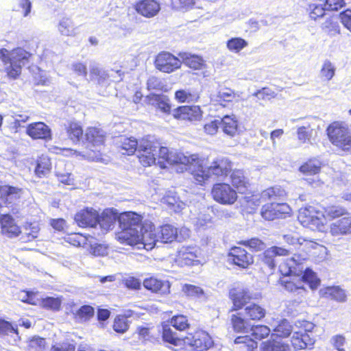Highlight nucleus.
<instances>
[{
    "instance_id": "32",
    "label": "nucleus",
    "mask_w": 351,
    "mask_h": 351,
    "mask_svg": "<svg viewBox=\"0 0 351 351\" xmlns=\"http://www.w3.org/2000/svg\"><path fill=\"white\" fill-rule=\"evenodd\" d=\"M77 27L69 17L62 18L58 24V30L62 36L74 37L77 34Z\"/></svg>"
},
{
    "instance_id": "50",
    "label": "nucleus",
    "mask_w": 351,
    "mask_h": 351,
    "mask_svg": "<svg viewBox=\"0 0 351 351\" xmlns=\"http://www.w3.org/2000/svg\"><path fill=\"white\" fill-rule=\"evenodd\" d=\"M270 329L264 325H251L249 332H251L254 339L261 340L267 337L270 333Z\"/></svg>"
},
{
    "instance_id": "56",
    "label": "nucleus",
    "mask_w": 351,
    "mask_h": 351,
    "mask_svg": "<svg viewBox=\"0 0 351 351\" xmlns=\"http://www.w3.org/2000/svg\"><path fill=\"white\" fill-rule=\"evenodd\" d=\"M129 328L128 319L124 316H118L114 319L113 329L119 333L125 332Z\"/></svg>"
},
{
    "instance_id": "18",
    "label": "nucleus",
    "mask_w": 351,
    "mask_h": 351,
    "mask_svg": "<svg viewBox=\"0 0 351 351\" xmlns=\"http://www.w3.org/2000/svg\"><path fill=\"white\" fill-rule=\"evenodd\" d=\"M173 117L178 119L197 121L202 117V111L197 106H183L174 110Z\"/></svg>"
},
{
    "instance_id": "10",
    "label": "nucleus",
    "mask_w": 351,
    "mask_h": 351,
    "mask_svg": "<svg viewBox=\"0 0 351 351\" xmlns=\"http://www.w3.org/2000/svg\"><path fill=\"white\" fill-rule=\"evenodd\" d=\"M298 218L303 226L311 229H321L324 226L321 214L317 213L315 208L311 206L300 208Z\"/></svg>"
},
{
    "instance_id": "41",
    "label": "nucleus",
    "mask_w": 351,
    "mask_h": 351,
    "mask_svg": "<svg viewBox=\"0 0 351 351\" xmlns=\"http://www.w3.org/2000/svg\"><path fill=\"white\" fill-rule=\"evenodd\" d=\"M69 138L74 143H77L83 138V130L78 123H71L66 129Z\"/></svg>"
},
{
    "instance_id": "51",
    "label": "nucleus",
    "mask_w": 351,
    "mask_h": 351,
    "mask_svg": "<svg viewBox=\"0 0 351 351\" xmlns=\"http://www.w3.org/2000/svg\"><path fill=\"white\" fill-rule=\"evenodd\" d=\"M285 195V191L284 189L279 186H274L263 191L261 194V198L265 199H269L271 200H274L277 197H282Z\"/></svg>"
},
{
    "instance_id": "31",
    "label": "nucleus",
    "mask_w": 351,
    "mask_h": 351,
    "mask_svg": "<svg viewBox=\"0 0 351 351\" xmlns=\"http://www.w3.org/2000/svg\"><path fill=\"white\" fill-rule=\"evenodd\" d=\"M223 132L230 136H234L238 130V121L235 115H226L219 119Z\"/></svg>"
},
{
    "instance_id": "52",
    "label": "nucleus",
    "mask_w": 351,
    "mask_h": 351,
    "mask_svg": "<svg viewBox=\"0 0 351 351\" xmlns=\"http://www.w3.org/2000/svg\"><path fill=\"white\" fill-rule=\"evenodd\" d=\"M175 97L180 102H190L195 101L198 95L190 90H179L176 92Z\"/></svg>"
},
{
    "instance_id": "44",
    "label": "nucleus",
    "mask_w": 351,
    "mask_h": 351,
    "mask_svg": "<svg viewBox=\"0 0 351 351\" xmlns=\"http://www.w3.org/2000/svg\"><path fill=\"white\" fill-rule=\"evenodd\" d=\"M300 278L305 282L309 284L311 289H315L319 284V280L317 278L315 273L311 269L304 266L303 273Z\"/></svg>"
},
{
    "instance_id": "19",
    "label": "nucleus",
    "mask_w": 351,
    "mask_h": 351,
    "mask_svg": "<svg viewBox=\"0 0 351 351\" xmlns=\"http://www.w3.org/2000/svg\"><path fill=\"white\" fill-rule=\"evenodd\" d=\"M97 212L93 208H86L81 210L75 215V221L80 227H96Z\"/></svg>"
},
{
    "instance_id": "59",
    "label": "nucleus",
    "mask_w": 351,
    "mask_h": 351,
    "mask_svg": "<svg viewBox=\"0 0 351 351\" xmlns=\"http://www.w3.org/2000/svg\"><path fill=\"white\" fill-rule=\"evenodd\" d=\"M322 27L323 30L330 34H335L339 32V25L333 19L328 18L322 23Z\"/></svg>"
},
{
    "instance_id": "49",
    "label": "nucleus",
    "mask_w": 351,
    "mask_h": 351,
    "mask_svg": "<svg viewBox=\"0 0 351 351\" xmlns=\"http://www.w3.org/2000/svg\"><path fill=\"white\" fill-rule=\"evenodd\" d=\"M293 327L289 322L285 319H282L274 328L277 336L282 337H288L292 332Z\"/></svg>"
},
{
    "instance_id": "63",
    "label": "nucleus",
    "mask_w": 351,
    "mask_h": 351,
    "mask_svg": "<svg viewBox=\"0 0 351 351\" xmlns=\"http://www.w3.org/2000/svg\"><path fill=\"white\" fill-rule=\"evenodd\" d=\"M302 311L301 302L297 300L289 302L287 305V313L291 316H297Z\"/></svg>"
},
{
    "instance_id": "62",
    "label": "nucleus",
    "mask_w": 351,
    "mask_h": 351,
    "mask_svg": "<svg viewBox=\"0 0 351 351\" xmlns=\"http://www.w3.org/2000/svg\"><path fill=\"white\" fill-rule=\"evenodd\" d=\"M261 258V261L270 269H272L276 267L275 256L270 248L265 250Z\"/></svg>"
},
{
    "instance_id": "64",
    "label": "nucleus",
    "mask_w": 351,
    "mask_h": 351,
    "mask_svg": "<svg viewBox=\"0 0 351 351\" xmlns=\"http://www.w3.org/2000/svg\"><path fill=\"white\" fill-rule=\"evenodd\" d=\"M94 315V309L88 305L82 306L77 311V315L82 321H86Z\"/></svg>"
},
{
    "instance_id": "1",
    "label": "nucleus",
    "mask_w": 351,
    "mask_h": 351,
    "mask_svg": "<svg viewBox=\"0 0 351 351\" xmlns=\"http://www.w3.org/2000/svg\"><path fill=\"white\" fill-rule=\"evenodd\" d=\"M121 231L117 234L118 240L130 245H142L147 250H152L159 242L158 232L150 221L141 223V217L135 213H124L120 217Z\"/></svg>"
},
{
    "instance_id": "46",
    "label": "nucleus",
    "mask_w": 351,
    "mask_h": 351,
    "mask_svg": "<svg viewBox=\"0 0 351 351\" xmlns=\"http://www.w3.org/2000/svg\"><path fill=\"white\" fill-rule=\"evenodd\" d=\"M336 68L328 60H325L320 70V77L326 81H330L334 77Z\"/></svg>"
},
{
    "instance_id": "55",
    "label": "nucleus",
    "mask_w": 351,
    "mask_h": 351,
    "mask_svg": "<svg viewBox=\"0 0 351 351\" xmlns=\"http://www.w3.org/2000/svg\"><path fill=\"white\" fill-rule=\"evenodd\" d=\"M162 339L165 342L172 345H177V341L179 340L177 335L172 331L169 324L162 326Z\"/></svg>"
},
{
    "instance_id": "7",
    "label": "nucleus",
    "mask_w": 351,
    "mask_h": 351,
    "mask_svg": "<svg viewBox=\"0 0 351 351\" xmlns=\"http://www.w3.org/2000/svg\"><path fill=\"white\" fill-rule=\"evenodd\" d=\"M184 344L189 346L193 351H204L208 350L213 344L209 335L202 330L196 331L194 334H188L184 339Z\"/></svg>"
},
{
    "instance_id": "47",
    "label": "nucleus",
    "mask_w": 351,
    "mask_h": 351,
    "mask_svg": "<svg viewBox=\"0 0 351 351\" xmlns=\"http://www.w3.org/2000/svg\"><path fill=\"white\" fill-rule=\"evenodd\" d=\"M234 330L239 332H249L251 324L237 315H232L231 317Z\"/></svg>"
},
{
    "instance_id": "45",
    "label": "nucleus",
    "mask_w": 351,
    "mask_h": 351,
    "mask_svg": "<svg viewBox=\"0 0 351 351\" xmlns=\"http://www.w3.org/2000/svg\"><path fill=\"white\" fill-rule=\"evenodd\" d=\"M245 311L246 315L252 320H260L265 315V310L256 304L247 306Z\"/></svg>"
},
{
    "instance_id": "13",
    "label": "nucleus",
    "mask_w": 351,
    "mask_h": 351,
    "mask_svg": "<svg viewBox=\"0 0 351 351\" xmlns=\"http://www.w3.org/2000/svg\"><path fill=\"white\" fill-rule=\"evenodd\" d=\"M329 233L339 239L343 236L351 234V216L346 215L330 223Z\"/></svg>"
},
{
    "instance_id": "15",
    "label": "nucleus",
    "mask_w": 351,
    "mask_h": 351,
    "mask_svg": "<svg viewBox=\"0 0 351 351\" xmlns=\"http://www.w3.org/2000/svg\"><path fill=\"white\" fill-rule=\"evenodd\" d=\"M123 214L119 215L116 210L112 209H106L100 216L98 215L97 217V226H99L103 233L106 232L112 229L117 221L120 225L119 219Z\"/></svg>"
},
{
    "instance_id": "8",
    "label": "nucleus",
    "mask_w": 351,
    "mask_h": 351,
    "mask_svg": "<svg viewBox=\"0 0 351 351\" xmlns=\"http://www.w3.org/2000/svg\"><path fill=\"white\" fill-rule=\"evenodd\" d=\"M213 199L222 204H233L237 199V193L228 184H215L212 189Z\"/></svg>"
},
{
    "instance_id": "12",
    "label": "nucleus",
    "mask_w": 351,
    "mask_h": 351,
    "mask_svg": "<svg viewBox=\"0 0 351 351\" xmlns=\"http://www.w3.org/2000/svg\"><path fill=\"white\" fill-rule=\"evenodd\" d=\"M290 212L291 208L286 203L271 202L264 205L261 209V215L267 220L284 217Z\"/></svg>"
},
{
    "instance_id": "33",
    "label": "nucleus",
    "mask_w": 351,
    "mask_h": 351,
    "mask_svg": "<svg viewBox=\"0 0 351 351\" xmlns=\"http://www.w3.org/2000/svg\"><path fill=\"white\" fill-rule=\"evenodd\" d=\"M322 295L327 298H330L339 302H344L347 300L345 291L338 286L328 287L320 291Z\"/></svg>"
},
{
    "instance_id": "25",
    "label": "nucleus",
    "mask_w": 351,
    "mask_h": 351,
    "mask_svg": "<svg viewBox=\"0 0 351 351\" xmlns=\"http://www.w3.org/2000/svg\"><path fill=\"white\" fill-rule=\"evenodd\" d=\"M158 237L159 242L163 243H171L175 240L181 242L178 233V229L170 224L160 226L158 230Z\"/></svg>"
},
{
    "instance_id": "2",
    "label": "nucleus",
    "mask_w": 351,
    "mask_h": 351,
    "mask_svg": "<svg viewBox=\"0 0 351 351\" xmlns=\"http://www.w3.org/2000/svg\"><path fill=\"white\" fill-rule=\"evenodd\" d=\"M192 156H195L197 160L190 162L189 171L191 172L196 182L200 185L205 184L210 179L215 180L227 176L232 167L230 161L223 156L213 158L208 162V165L205 167L207 160L197 154Z\"/></svg>"
},
{
    "instance_id": "23",
    "label": "nucleus",
    "mask_w": 351,
    "mask_h": 351,
    "mask_svg": "<svg viewBox=\"0 0 351 351\" xmlns=\"http://www.w3.org/2000/svg\"><path fill=\"white\" fill-rule=\"evenodd\" d=\"M143 286L145 289L161 295L169 293L171 287L169 281L161 280L152 277L146 278L143 281Z\"/></svg>"
},
{
    "instance_id": "3",
    "label": "nucleus",
    "mask_w": 351,
    "mask_h": 351,
    "mask_svg": "<svg viewBox=\"0 0 351 351\" xmlns=\"http://www.w3.org/2000/svg\"><path fill=\"white\" fill-rule=\"evenodd\" d=\"M118 146L123 154L132 155L136 152L140 162L143 166H151L155 163L154 155L158 147V145L153 141V136H147L139 141L133 137L121 136L117 141Z\"/></svg>"
},
{
    "instance_id": "6",
    "label": "nucleus",
    "mask_w": 351,
    "mask_h": 351,
    "mask_svg": "<svg viewBox=\"0 0 351 351\" xmlns=\"http://www.w3.org/2000/svg\"><path fill=\"white\" fill-rule=\"evenodd\" d=\"M153 141L158 145V147L156 149L157 151H153V152L155 153L154 155V158L158 156L159 158L163 159L170 165H182L184 166V169L186 170H189L190 162L194 161L195 159L197 160L196 156H192V154L185 155L184 154L177 151H169L167 147L160 146V144L154 136ZM156 159V158H155V160Z\"/></svg>"
},
{
    "instance_id": "20",
    "label": "nucleus",
    "mask_w": 351,
    "mask_h": 351,
    "mask_svg": "<svg viewBox=\"0 0 351 351\" xmlns=\"http://www.w3.org/2000/svg\"><path fill=\"white\" fill-rule=\"evenodd\" d=\"M26 132L34 139L49 140L51 138V129L43 122L29 124L27 128Z\"/></svg>"
},
{
    "instance_id": "34",
    "label": "nucleus",
    "mask_w": 351,
    "mask_h": 351,
    "mask_svg": "<svg viewBox=\"0 0 351 351\" xmlns=\"http://www.w3.org/2000/svg\"><path fill=\"white\" fill-rule=\"evenodd\" d=\"M230 178L232 185L237 189L239 193H243L247 189L249 185L248 180L244 176L243 171H233Z\"/></svg>"
},
{
    "instance_id": "21",
    "label": "nucleus",
    "mask_w": 351,
    "mask_h": 351,
    "mask_svg": "<svg viewBox=\"0 0 351 351\" xmlns=\"http://www.w3.org/2000/svg\"><path fill=\"white\" fill-rule=\"evenodd\" d=\"M135 9L142 16L152 18L159 12L160 6L155 0H142L136 4Z\"/></svg>"
},
{
    "instance_id": "61",
    "label": "nucleus",
    "mask_w": 351,
    "mask_h": 351,
    "mask_svg": "<svg viewBox=\"0 0 351 351\" xmlns=\"http://www.w3.org/2000/svg\"><path fill=\"white\" fill-rule=\"evenodd\" d=\"M218 99L216 101H223L230 102L235 97L234 91L228 88H223L220 89L217 95Z\"/></svg>"
},
{
    "instance_id": "26",
    "label": "nucleus",
    "mask_w": 351,
    "mask_h": 351,
    "mask_svg": "<svg viewBox=\"0 0 351 351\" xmlns=\"http://www.w3.org/2000/svg\"><path fill=\"white\" fill-rule=\"evenodd\" d=\"M149 103L161 112L169 114L171 111L170 101L167 96L162 94H149L147 97Z\"/></svg>"
},
{
    "instance_id": "27",
    "label": "nucleus",
    "mask_w": 351,
    "mask_h": 351,
    "mask_svg": "<svg viewBox=\"0 0 351 351\" xmlns=\"http://www.w3.org/2000/svg\"><path fill=\"white\" fill-rule=\"evenodd\" d=\"M199 254L196 247L182 246L178 252V258L185 265H191Z\"/></svg>"
},
{
    "instance_id": "30",
    "label": "nucleus",
    "mask_w": 351,
    "mask_h": 351,
    "mask_svg": "<svg viewBox=\"0 0 351 351\" xmlns=\"http://www.w3.org/2000/svg\"><path fill=\"white\" fill-rule=\"evenodd\" d=\"M230 298L233 303V309L241 308L251 299L250 294L245 289H234L230 292Z\"/></svg>"
},
{
    "instance_id": "29",
    "label": "nucleus",
    "mask_w": 351,
    "mask_h": 351,
    "mask_svg": "<svg viewBox=\"0 0 351 351\" xmlns=\"http://www.w3.org/2000/svg\"><path fill=\"white\" fill-rule=\"evenodd\" d=\"M1 232L8 237H16L21 233L20 228L10 215H3L1 219Z\"/></svg>"
},
{
    "instance_id": "40",
    "label": "nucleus",
    "mask_w": 351,
    "mask_h": 351,
    "mask_svg": "<svg viewBox=\"0 0 351 351\" xmlns=\"http://www.w3.org/2000/svg\"><path fill=\"white\" fill-rule=\"evenodd\" d=\"M0 194L1 196H4L5 201L10 204L13 200L21 197V189L10 186H0Z\"/></svg>"
},
{
    "instance_id": "22",
    "label": "nucleus",
    "mask_w": 351,
    "mask_h": 351,
    "mask_svg": "<svg viewBox=\"0 0 351 351\" xmlns=\"http://www.w3.org/2000/svg\"><path fill=\"white\" fill-rule=\"evenodd\" d=\"M85 140L87 147H99L102 145L105 140L104 132L97 128L91 127L87 128L85 132Z\"/></svg>"
},
{
    "instance_id": "9",
    "label": "nucleus",
    "mask_w": 351,
    "mask_h": 351,
    "mask_svg": "<svg viewBox=\"0 0 351 351\" xmlns=\"http://www.w3.org/2000/svg\"><path fill=\"white\" fill-rule=\"evenodd\" d=\"M155 66L159 71L164 73H171L181 66V60L173 54L162 51L159 53L155 59Z\"/></svg>"
},
{
    "instance_id": "60",
    "label": "nucleus",
    "mask_w": 351,
    "mask_h": 351,
    "mask_svg": "<svg viewBox=\"0 0 351 351\" xmlns=\"http://www.w3.org/2000/svg\"><path fill=\"white\" fill-rule=\"evenodd\" d=\"M41 304L46 308L58 310L61 305V300L58 298L47 297L42 300Z\"/></svg>"
},
{
    "instance_id": "39",
    "label": "nucleus",
    "mask_w": 351,
    "mask_h": 351,
    "mask_svg": "<svg viewBox=\"0 0 351 351\" xmlns=\"http://www.w3.org/2000/svg\"><path fill=\"white\" fill-rule=\"evenodd\" d=\"M50 169L51 162L48 157L42 156L37 160L35 173L38 177L46 176L50 172Z\"/></svg>"
},
{
    "instance_id": "54",
    "label": "nucleus",
    "mask_w": 351,
    "mask_h": 351,
    "mask_svg": "<svg viewBox=\"0 0 351 351\" xmlns=\"http://www.w3.org/2000/svg\"><path fill=\"white\" fill-rule=\"evenodd\" d=\"M241 244L256 252L262 251L266 248V244L258 238L242 241Z\"/></svg>"
},
{
    "instance_id": "28",
    "label": "nucleus",
    "mask_w": 351,
    "mask_h": 351,
    "mask_svg": "<svg viewBox=\"0 0 351 351\" xmlns=\"http://www.w3.org/2000/svg\"><path fill=\"white\" fill-rule=\"evenodd\" d=\"M280 285L289 292H295L304 290V282L299 275H293L289 277H282L280 279Z\"/></svg>"
},
{
    "instance_id": "17",
    "label": "nucleus",
    "mask_w": 351,
    "mask_h": 351,
    "mask_svg": "<svg viewBox=\"0 0 351 351\" xmlns=\"http://www.w3.org/2000/svg\"><path fill=\"white\" fill-rule=\"evenodd\" d=\"M315 121H316L315 118L308 119L304 121L302 125L298 127L296 134L300 143H312L313 137L316 134Z\"/></svg>"
},
{
    "instance_id": "24",
    "label": "nucleus",
    "mask_w": 351,
    "mask_h": 351,
    "mask_svg": "<svg viewBox=\"0 0 351 351\" xmlns=\"http://www.w3.org/2000/svg\"><path fill=\"white\" fill-rule=\"evenodd\" d=\"M179 56L182 60V63L192 69L201 70L206 67L205 60L200 56L182 52L179 53Z\"/></svg>"
},
{
    "instance_id": "4",
    "label": "nucleus",
    "mask_w": 351,
    "mask_h": 351,
    "mask_svg": "<svg viewBox=\"0 0 351 351\" xmlns=\"http://www.w3.org/2000/svg\"><path fill=\"white\" fill-rule=\"evenodd\" d=\"M31 54L25 49L18 47L12 51L3 48L0 49V58L5 64L8 75L16 79L21 73L22 66H25Z\"/></svg>"
},
{
    "instance_id": "42",
    "label": "nucleus",
    "mask_w": 351,
    "mask_h": 351,
    "mask_svg": "<svg viewBox=\"0 0 351 351\" xmlns=\"http://www.w3.org/2000/svg\"><path fill=\"white\" fill-rule=\"evenodd\" d=\"M0 335H13V341L14 343H16L20 339L17 329L13 327L10 322L2 319H0Z\"/></svg>"
},
{
    "instance_id": "53",
    "label": "nucleus",
    "mask_w": 351,
    "mask_h": 351,
    "mask_svg": "<svg viewBox=\"0 0 351 351\" xmlns=\"http://www.w3.org/2000/svg\"><path fill=\"white\" fill-rule=\"evenodd\" d=\"M45 339L40 337H34L28 342L26 351H45Z\"/></svg>"
},
{
    "instance_id": "11",
    "label": "nucleus",
    "mask_w": 351,
    "mask_h": 351,
    "mask_svg": "<svg viewBox=\"0 0 351 351\" xmlns=\"http://www.w3.org/2000/svg\"><path fill=\"white\" fill-rule=\"evenodd\" d=\"M322 162L317 159H311L300 166L299 170L304 175L313 176L306 179L307 182L313 187L321 186L324 184L317 174L320 172Z\"/></svg>"
},
{
    "instance_id": "5",
    "label": "nucleus",
    "mask_w": 351,
    "mask_h": 351,
    "mask_svg": "<svg viewBox=\"0 0 351 351\" xmlns=\"http://www.w3.org/2000/svg\"><path fill=\"white\" fill-rule=\"evenodd\" d=\"M327 134L333 145L344 151L351 149V135L348 128L343 123H331L327 128Z\"/></svg>"
},
{
    "instance_id": "43",
    "label": "nucleus",
    "mask_w": 351,
    "mask_h": 351,
    "mask_svg": "<svg viewBox=\"0 0 351 351\" xmlns=\"http://www.w3.org/2000/svg\"><path fill=\"white\" fill-rule=\"evenodd\" d=\"M247 42L240 37H234L229 39L226 43V47L229 51L233 53H239L247 46Z\"/></svg>"
},
{
    "instance_id": "37",
    "label": "nucleus",
    "mask_w": 351,
    "mask_h": 351,
    "mask_svg": "<svg viewBox=\"0 0 351 351\" xmlns=\"http://www.w3.org/2000/svg\"><path fill=\"white\" fill-rule=\"evenodd\" d=\"M315 1L316 2L315 3H309L306 9L309 16L313 20H317V19L326 15L325 12L328 11L323 2H320L319 1Z\"/></svg>"
},
{
    "instance_id": "14",
    "label": "nucleus",
    "mask_w": 351,
    "mask_h": 351,
    "mask_svg": "<svg viewBox=\"0 0 351 351\" xmlns=\"http://www.w3.org/2000/svg\"><path fill=\"white\" fill-rule=\"evenodd\" d=\"M229 260L240 267L247 268L254 262L253 256L240 247H232L228 253Z\"/></svg>"
},
{
    "instance_id": "48",
    "label": "nucleus",
    "mask_w": 351,
    "mask_h": 351,
    "mask_svg": "<svg viewBox=\"0 0 351 351\" xmlns=\"http://www.w3.org/2000/svg\"><path fill=\"white\" fill-rule=\"evenodd\" d=\"M169 325L180 331L184 330L189 327L187 317L182 315L173 316L169 321Z\"/></svg>"
},
{
    "instance_id": "36",
    "label": "nucleus",
    "mask_w": 351,
    "mask_h": 351,
    "mask_svg": "<svg viewBox=\"0 0 351 351\" xmlns=\"http://www.w3.org/2000/svg\"><path fill=\"white\" fill-rule=\"evenodd\" d=\"M263 351H291L289 345L281 339H270L263 343Z\"/></svg>"
},
{
    "instance_id": "57",
    "label": "nucleus",
    "mask_w": 351,
    "mask_h": 351,
    "mask_svg": "<svg viewBox=\"0 0 351 351\" xmlns=\"http://www.w3.org/2000/svg\"><path fill=\"white\" fill-rule=\"evenodd\" d=\"M261 200L258 195H245L241 199L242 205L250 209H254L259 206Z\"/></svg>"
},
{
    "instance_id": "16",
    "label": "nucleus",
    "mask_w": 351,
    "mask_h": 351,
    "mask_svg": "<svg viewBox=\"0 0 351 351\" xmlns=\"http://www.w3.org/2000/svg\"><path fill=\"white\" fill-rule=\"evenodd\" d=\"M304 264L299 256L294 255L279 267V270L283 277H289L293 275L301 276L303 273Z\"/></svg>"
},
{
    "instance_id": "38",
    "label": "nucleus",
    "mask_w": 351,
    "mask_h": 351,
    "mask_svg": "<svg viewBox=\"0 0 351 351\" xmlns=\"http://www.w3.org/2000/svg\"><path fill=\"white\" fill-rule=\"evenodd\" d=\"M162 201L175 212H180L184 207V204L180 201L179 198L176 195V193L172 191H169L162 198Z\"/></svg>"
},
{
    "instance_id": "35",
    "label": "nucleus",
    "mask_w": 351,
    "mask_h": 351,
    "mask_svg": "<svg viewBox=\"0 0 351 351\" xmlns=\"http://www.w3.org/2000/svg\"><path fill=\"white\" fill-rule=\"evenodd\" d=\"M347 209L339 205L328 206L324 208L323 214H321V217H324L328 219H335L340 217L348 215Z\"/></svg>"
},
{
    "instance_id": "58",
    "label": "nucleus",
    "mask_w": 351,
    "mask_h": 351,
    "mask_svg": "<svg viewBox=\"0 0 351 351\" xmlns=\"http://www.w3.org/2000/svg\"><path fill=\"white\" fill-rule=\"evenodd\" d=\"M90 75L97 79L99 84H103L110 77L109 74L104 70L97 66H93L90 69Z\"/></svg>"
}]
</instances>
